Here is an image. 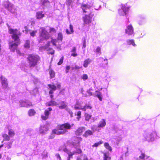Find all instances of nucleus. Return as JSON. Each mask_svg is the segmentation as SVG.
<instances>
[{
	"instance_id": "f257e3e1",
	"label": "nucleus",
	"mask_w": 160,
	"mask_h": 160,
	"mask_svg": "<svg viewBox=\"0 0 160 160\" xmlns=\"http://www.w3.org/2000/svg\"><path fill=\"white\" fill-rule=\"evenodd\" d=\"M9 32L12 34V38L15 42L11 41L9 43V48L11 51L14 52L16 49L18 45L20 44V39L19 37L21 35V33L17 29H13L9 28Z\"/></svg>"
},
{
	"instance_id": "f03ea898",
	"label": "nucleus",
	"mask_w": 160,
	"mask_h": 160,
	"mask_svg": "<svg viewBox=\"0 0 160 160\" xmlns=\"http://www.w3.org/2000/svg\"><path fill=\"white\" fill-rule=\"evenodd\" d=\"M73 125V124L70 125L68 123H66L61 125H58L57 129L52 130V132L57 135L63 134L67 132L68 130L71 129V127Z\"/></svg>"
},
{
	"instance_id": "7ed1b4c3",
	"label": "nucleus",
	"mask_w": 160,
	"mask_h": 160,
	"mask_svg": "<svg viewBox=\"0 0 160 160\" xmlns=\"http://www.w3.org/2000/svg\"><path fill=\"white\" fill-rule=\"evenodd\" d=\"M73 141L72 142V148L75 149L73 151L71 152L72 155H78L81 153L82 151L79 148L80 147V142L82 141V138L80 137H75L73 139Z\"/></svg>"
},
{
	"instance_id": "20e7f679",
	"label": "nucleus",
	"mask_w": 160,
	"mask_h": 160,
	"mask_svg": "<svg viewBox=\"0 0 160 160\" xmlns=\"http://www.w3.org/2000/svg\"><path fill=\"white\" fill-rule=\"evenodd\" d=\"M39 33V41L41 42H42L44 40L48 39L50 37L48 32L43 27H41L40 28Z\"/></svg>"
},
{
	"instance_id": "39448f33",
	"label": "nucleus",
	"mask_w": 160,
	"mask_h": 160,
	"mask_svg": "<svg viewBox=\"0 0 160 160\" xmlns=\"http://www.w3.org/2000/svg\"><path fill=\"white\" fill-rule=\"evenodd\" d=\"M28 59L30 66L34 67L37 65V62L40 59V58L37 55H30L28 58Z\"/></svg>"
},
{
	"instance_id": "423d86ee",
	"label": "nucleus",
	"mask_w": 160,
	"mask_h": 160,
	"mask_svg": "<svg viewBox=\"0 0 160 160\" xmlns=\"http://www.w3.org/2000/svg\"><path fill=\"white\" fill-rule=\"evenodd\" d=\"M156 136L157 134L155 131H150L146 132L144 137L146 140L150 142L154 141Z\"/></svg>"
},
{
	"instance_id": "0eeeda50",
	"label": "nucleus",
	"mask_w": 160,
	"mask_h": 160,
	"mask_svg": "<svg viewBox=\"0 0 160 160\" xmlns=\"http://www.w3.org/2000/svg\"><path fill=\"white\" fill-rule=\"evenodd\" d=\"M82 103H79V102H77L76 105L74 107V108L75 109H81L84 111H86L88 109H91L92 107V106L89 104H86L85 105L82 106Z\"/></svg>"
},
{
	"instance_id": "6e6552de",
	"label": "nucleus",
	"mask_w": 160,
	"mask_h": 160,
	"mask_svg": "<svg viewBox=\"0 0 160 160\" xmlns=\"http://www.w3.org/2000/svg\"><path fill=\"white\" fill-rule=\"evenodd\" d=\"M57 87L56 85L53 84H48V88L49 90V94L50 95V97L52 100H53L54 96L52 94L53 93L54 91L56 90L57 88H60L61 87V85L59 83L57 84Z\"/></svg>"
},
{
	"instance_id": "1a4fd4ad",
	"label": "nucleus",
	"mask_w": 160,
	"mask_h": 160,
	"mask_svg": "<svg viewBox=\"0 0 160 160\" xmlns=\"http://www.w3.org/2000/svg\"><path fill=\"white\" fill-rule=\"evenodd\" d=\"M3 6L7 8L8 11H10L12 13L15 14V11L14 9L15 6H13L12 3L7 1L4 2L3 3Z\"/></svg>"
},
{
	"instance_id": "9d476101",
	"label": "nucleus",
	"mask_w": 160,
	"mask_h": 160,
	"mask_svg": "<svg viewBox=\"0 0 160 160\" xmlns=\"http://www.w3.org/2000/svg\"><path fill=\"white\" fill-rule=\"evenodd\" d=\"M32 105V102L28 100H21L19 101V106L21 107H28Z\"/></svg>"
},
{
	"instance_id": "9b49d317",
	"label": "nucleus",
	"mask_w": 160,
	"mask_h": 160,
	"mask_svg": "<svg viewBox=\"0 0 160 160\" xmlns=\"http://www.w3.org/2000/svg\"><path fill=\"white\" fill-rule=\"evenodd\" d=\"M93 15L90 13L88 15H85L82 18L84 24H88L91 22V20Z\"/></svg>"
},
{
	"instance_id": "f8f14e48",
	"label": "nucleus",
	"mask_w": 160,
	"mask_h": 160,
	"mask_svg": "<svg viewBox=\"0 0 160 160\" xmlns=\"http://www.w3.org/2000/svg\"><path fill=\"white\" fill-rule=\"evenodd\" d=\"M125 32L128 35H131L134 33V28L131 25H128L126 27Z\"/></svg>"
},
{
	"instance_id": "ddd939ff",
	"label": "nucleus",
	"mask_w": 160,
	"mask_h": 160,
	"mask_svg": "<svg viewBox=\"0 0 160 160\" xmlns=\"http://www.w3.org/2000/svg\"><path fill=\"white\" fill-rule=\"evenodd\" d=\"M129 8L124 5H122V9L118 10V13L120 15L124 16L126 14Z\"/></svg>"
},
{
	"instance_id": "4468645a",
	"label": "nucleus",
	"mask_w": 160,
	"mask_h": 160,
	"mask_svg": "<svg viewBox=\"0 0 160 160\" xmlns=\"http://www.w3.org/2000/svg\"><path fill=\"white\" fill-rule=\"evenodd\" d=\"M62 34L61 33L59 32L58 34L57 39H52L51 41V43H52L53 45L56 46V43H57L58 40H59L62 42Z\"/></svg>"
},
{
	"instance_id": "2eb2a0df",
	"label": "nucleus",
	"mask_w": 160,
	"mask_h": 160,
	"mask_svg": "<svg viewBox=\"0 0 160 160\" xmlns=\"http://www.w3.org/2000/svg\"><path fill=\"white\" fill-rule=\"evenodd\" d=\"M48 110H45L44 112V115H42L41 118L42 119L45 120L48 119V116L50 114V111L52 110V108H49Z\"/></svg>"
},
{
	"instance_id": "dca6fc26",
	"label": "nucleus",
	"mask_w": 160,
	"mask_h": 160,
	"mask_svg": "<svg viewBox=\"0 0 160 160\" xmlns=\"http://www.w3.org/2000/svg\"><path fill=\"white\" fill-rule=\"evenodd\" d=\"M91 6L85 3H82L81 5V8L84 13L88 12Z\"/></svg>"
},
{
	"instance_id": "f3484780",
	"label": "nucleus",
	"mask_w": 160,
	"mask_h": 160,
	"mask_svg": "<svg viewBox=\"0 0 160 160\" xmlns=\"http://www.w3.org/2000/svg\"><path fill=\"white\" fill-rule=\"evenodd\" d=\"M48 130L47 125H41L39 128V132L40 133H45Z\"/></svg>"
},
{
	"instance_id": "a211bd4d",
	"label": "nucleus",
	"mask_w": 160,
	"mask_h": 160,
	"mask_svg": "<svg viewBox=\"0 0 160 160\" xmlns=\"http://www.w3.org/2000/svg\"><path fill=\"white\" fill-rule=\"evenodd\" d=\"M50 42L47 43V44L44 47V49L48 51V54H52L54 53V50L49 47L50 46Z\"/></svg>"
},
{
	"instance_id": "6ab92c4d",
	"label": "nucleus",
	"mask_w": 160,
	"mask_h": 160,
	"mask_svg": "<svg viewBox=\"0 0 160 160\" xmlns=\"http://www.w3.org/2000/svg\"><path fill=\"white\" fill-rule=\"evenodd\" d=\"M137 159L138 160H153L152 158L149 156H146L145 154L143 153L141 154Z\"/></svg>"
},
{
	"instance_id": "aec40b11",
	"label": "nucleus",
	"mask_w": 160,
	"mask_h": 160,
	"mask_svg": "<svg viewBox=\"0 0 160 160\" xmlns=\"http://www.w3.org/2000/svg\"><path fill=\"white\" fill-rule=\"evenodd\" d=\"M7 128L8 130V134L10 137H13L15 135V132L14 130L11 128L10 125H8Z\"/></svg>"
},
{
	"instance_id": "412c9836",
	"label": "nucleus",
	"mask_w": 160,
	"mask_h": 160,
	"mask_svg": "<svg viewBox=\"0 0 160 160\" xmlns=\"http://www.w3.org/2000/svg\"><path fill=\"white\" fill-rule=\"evenodd\" d=\"M1 78L2 81V84L3 88H6L8 85L7 79L3 76H1Z\"/></svg>"
},
{
	"instance_id": "4be33fe9",
	"label": "nucleus",
	"mask_w": 160,
	"mask_h": 160,
	"mask_svg": "<svg viewBox=\"0 0 160 160\" xmlns=\"http://www.w3.org/2000/svg\"><path fill=\"white\" fill-rule=\"evenodd\" d=\"M40 3L43 7H46L49 6L50 2L48 0H40Z\"/></svg>"
},
{
	"instance_id": "5701e85b",
	"label": "nucleus",
	"mask_w": 160,
	"mask_h": 160,
	"mask_svg": "<svg viewBox=\"0 0 160 160\" xmlns=\"http://www.w3.org/2000/svg\"><path fill=\"white\" fill-rule=\"evenodd\" d=\"M106 125V120L102 119L101 120L98 124V128H103Z\"/></svg>"
},
{
	"instance_id": "b1692460",
	"label": "nucleus",
	"mask_w": 160,
	"mask_h": 160,
	"mask_svg": "<svg viewBox=\"0 0 160 160\" xmlns=\"http://www.w3.org/2000/svg\"><path fill=\"white\" fill-rule=\"evenodd\" d=\"M85 128L84 127H80L78 128L76 132V133L78 135H80L82 134V132L85 131Z\"/></svg>"
},
{
	"instance_id": "393cba45",
	"label": "nucleus",
	"mask_w": 160,
	"mask_h": 160,
	"mask_svg": "<svg viewBox=\"0 0 160 160\" xmlns=\"http://www.w3.org/2000/svg\"><path fill=\"white\" fill-rule=\"evenodd\" d=\"M92 62V60L90 59L89 58H88L85 60L83 62V67L85 68H87L88 66V65L90 64Z\"/></svg>"
},
{
	"instance_id": "a878e982",
	"label": "nucleus",
	"mask_w": 160,
	"mask_h": 160,
	"mask_svg": "<svg viewBox=\"0 0 160 160\" xmlns=\"http://www.w3.org/2000/svg\"><path fill=\"white\" fill-rule=\"evenodd\" d=\"M46 105L48 106H54L57 105V103L53 100H51L48 102H47Z\"/></svg>"
},
{
	"instance_id": "bb28decb",
	"label": "nucleus",
	"mask_w": 160,
	"mask_h": 160,
	"mask_svg": "<svg viewBox=\"0 0 160 160\" xmlns=\"http://www.w3.org/2000/svg\"><path fill=\"white\" fill-rule=\"evenodd\" d=\"M93 132L90 130H88L85 131L83 135V136L86 138H87L89 136L93 135Z\"/></svg>"
},
{
	"instance_id": "cd10ccee",
	"label": "nucleus",
	"mask_w": 160,
	"mask_h": 160,
	"mask_svg": "<svg viewBox=\"0 0 160 160\" xmlns=\"http://www.w3.org/2000/svg\"><path fill=\"white\" fill-rule=\"evenodd\" d=\"M64 151L66 152L68 155V157L67 158V160H70V159L72 158V155L71 153V152L68 150L67 148L63 149Z\"/></svg>"
},
{
	"instance_id": "c85d7f7f",
	"label": "nucleus",
	"mask_w": 160,
	"mask_h": 160,
	"mask_svg": "<svg viewBox=\"0 0 160 160\" xmlns=\"http://www.w3.org/2000/svg\"><path fill=\"white\" fill-rule=\"evenodd\" d=\"M95 96L97 97L99 99V100L102 101V96L101 94V93L98 91H96L95 92Z\"/></svg>"
},
{
	"instance_id": "c756f323",
	"label": "nucleus",
	"mask_w": 160,
	"mask_h": 160,
	"mask_svg": "<svg viewBox=\"0 0 160 160\" xmlns=\"http://www.w3.org/2000/svg\"><path fill=\"white\" fill-rule=\"evenodd\" d=\"M36 17L37 19H41L44 17V14L42 12H38L37 13Z\"/></svg>"
},
{
	"instance_id": "7c9ffc66",
	"label": "nucleus",
	"mask_w": 160,
	"mask_h": 160,
	"mask_svg": "<svg viewBox=\"0 0 160 160\" xmlns=\"http://www.w3.org/2000/svg\"><path fill=\"white\" fill-rule=\"evenodd\" d=\"M127 42L129 45H132L134 47L136 46V44L134 43V41L133 40H128L127 41Z\"/></svg>"
},
{
	"instance_id": "2f4dec72",
	"label": "nucleus",
	"mask_w": 160,
	"mask_h": 160,
	"mask_svg": "<svg viewBox=\"0 0 160 160\" xmlns=\"http://www.w3.org/2000/svg\"><path fill=\"white\" fill-rule=\"evenodd\" d=\"M2 137L3 138V140H7L9 141L10 139V137L9 135H8L6 134H3L2 135Z\"/></svg>"
},
{
	"instance_id": "473e14b6",
	"label": "nucleus",
	"mask_w": 160,
	"mask_h": 160,
	"mask_svg": "<svg viewBox=\"0 0 160 160\" xmlns=\"http://www.w3.org/2000/svg\"><path fill=\"white\" fill-rule=\"evenodd\" d=\"M111 157L109 156L108 152L104 153V160H110Z\"/></svg>"
},
{
	"instance_id": "72a5a7b5",
	"label": "nucleus",
	"mask_w": 160,
	"mask_h": 160,
	"mask_svg": "<svg viewBox=\"0 0 160 160\" xmlns=\"http://www.w3.org/2000/svg\"><path fill=\"white\" fill-rule=\"evenodd\" d=\"M104 146L105 148L108 150L110 151L111 152L112 151V147L109 145V144L108 142H105L104 144Z\"/></svg>"
},
{
	"instance_id": "f704fd0d",
	"label": "nucleus",
	"mask_w": 160,
	"mask_h": 160,
	"mask_svg": "<svg viewBox=\"0 0 160 160\" xmlns=\"http://www.w3.org/2000/svg\"><path fill=\"white\" fill-rule=\"evenodd\" d=\"M35 113V111L33 109H30L28 111V114L30 116L34 115Z\"/></svg>"
},
{
	"instance_id": "c9c22d12",
	"label": "nucleus",
	"mask_w": 160,
	"mask_h": 160,
	"mask_svg": "<svg viewBox=\"0 0 160 160\" xmlns=\"http://www.w3.org/2000/svg\"><path fill=\"white\" fill-rule=\"evenodd\" d=\"M114 138L116 140V143H118L122 140V138L120 136H117L115 137Z\"/></svg>"
},
{
	"instance_id": "e433bc0d",
	"label": "nucleus",
	"mask_w": 160,
	"mask_h": 160,
	"mask_svg": "<svg viewBox=\"0 0 160 160\" xmlns=\"http://www.w3.org/2000/svg\"><path fill=\"white\" fill-rule=\"evenodd\" d=\"M91 116L92 115H89L88 113H85V120L86 121H88L91 118Z\"/></svg>"
},
{
	"instance_id": "4c0bfd02",
	"label": "nucleus",
	"mask_w": 160,
	"mask_h": 160,
	"mask_svg": "<svg viewBox=\"0 0 160 160\" xmlns=\"http://www.w3.org/2000/svg\"><path fill=\"white\" fill-rule=\"evenodd\" d=\"M76 48L75 47H73L72 50V52H73L71 54V55L73 57H76L77 56V54L76 53Z\"/></svg>"
},
{
	"instance_id": "58836bf2",
	"label": "nucleus",
	"mask_w": 160,
	"mask_h": 160,
	"mask_svg": "<svg viewBox=\"0 0 160 160\" xmlns=\"http://www.w3.org/2000/svg\"><path fill=\"white\" fill-rule=\"evenodd\" d=\"M24 46L26 48H29L30 47V41L29 40L26 41Z\"/></svg>"
},
{
	"instance_id": "ea45409f",
	"label": "nucleus",
	"mask_w": 160,
	"mask_h": 160,
	"mask_svg": "<svg viewBox=\"0 0 160 160\" xmlns=\"http://www.w3.org/2000/svg\"><path fill=\"white\" fill-rule=\"evenodd\" d=\"M91 129L92 130V131L93 132V133L95 132V131H98V132H99V130L101 129L100 128H96V126L95 125H93L91 127Z\"/></svg>"
},
{
	"instance_id": "a19ab883",
	"label": "nucleus",
	"mask_w": 160,
	"mask_h": 160,
	"mask_svg": "<svg viewBox=\"0 0 160 160\" xmlns=\"http://www.w3.org/2000/svg\"><path fill=\"white\" fill-rule=\"evenodd\" d=\"M49 74L51 78H53L55 76V73L52 70H50L49 71Z\"/></svg>"
},
{
	"instance_id": "79ce46f5",
	"label": "nucleus",
	"mask_w": 160,
	"mask_h": 160,
	"mask_svg": "<svg viewBox=\"0 0 160 160\" xmlns=\"http://www.w3.org/2000/svg\"><path fill=\"white\" fill-rule=\"evenodd\" d=\"M87 94L86 95H84L83 94V95L85 97H88L92 95V94L90 91V89H89L88 90H87Z\"/></svg>"
},
{
	"instance_id": "37998d69",
	"label": "nucleus",
	"mask_w": 160,
	"mask_h": 160,
	"mask_svg": "<svg viewBox=\"0 0 160 160\" xmlns=\"http://www.w3.org/2000/svg\"><path fill=\"white\" fill-rule=\"evenodd\" d=\"M102 143L103 142L102 141H101L95 143L92 146V147H97Z\"/></svg>"
},
{
	"instance_id": "c03bdc74",
	"label": "nucleus",
	"mask_w": 160,
	"mask_h": 160,
	"mask_svg": "<svg viewBox=\"0 0 160 160\" xmlns=\"http://www.w3.org/2000/svg\"><path fill=\"white\" fill-rule=\"evenodd\" d=\"M37 32V30L35 31H30V33L31 36L32 37H34L35 36V34Z\"/></svg>"
},
{
	"instance_id": "a18cd8bd",
	"label": "nucleus",
	"mask_w": 160,
	"mask_h": 160,
	"mask_svg": "<svg viewBox=\"0 0 160 160\" xmlns=\"http://www.w3.org/2000/svg\"><path fill=\"white\" fill-rule=\"evenodd\" d=\"M81 78L83 80H85L88 79V76L86 74H83L81 77Z\"/></svg>"
},
{
	"instance_id": "49530a36",
	"label": "nucleus",
	"mask_w": 160,
	"mask_h": 160,
	"mask_svg": "<svg viewBox=\"0 0 160 160\" xmlns=\"http://www.w3.org/2000/svg\"><path fill=\"white\" fill-rule=\"evenodd\" d=\"M67 106V105L66 103H64L62 104L61 105L59 106V108L60 109H64Z\"/></svg>"
},
{
	"instance_id": "de8ad7c7",
	"label": "nucleus",
	"mask_w": 160,
	"mask_h": 160,
	"mask_svg": "<svg viewBox=\"0 0 160 160\" xmlns=\"http://www.w3.org/2000/svg\"><path fill=\"white\" fill-rule=\"evenodd\" d=\"M95 52H96L98 53L99 54V55H100L101 54V48L98 47L96 49Z\"/></svg>"
},
{
	"instance_id": "09e8293b",
	"label": "nucleus",
	"mask_w": 160,
	"mask_h": 160,
	"mask_svg": "<svg viewBox=\"0 0 160 160\" xmlns=\"http://www.w3.org/2000/svg\"><path fill=\"white\" fill-rule=\"evenodd\" d=\"M49 32L51 33H56V31L53 28H50V29Z\"/></svg>"
},
{
	"instance_id": "8fccbe9b",
	"label": "nucleus",
	"mask_w": 160,
	"mask_h": 160,
	"mask_svg": "<svg viewBox=\"0 0 160 160\" xmlns=\"http://www.w3.org/2000/svg\"><path fill=\"white\" fill-rule=\"evenodd\" d=\"M63 57H62L60 59L59 62H58V65H61L63 62Z\"/></svg>"
},
{
	"instance_id": "3c124183",
	"label": "nucleus",
	"mask_w": 160,
	"mask_h": 160,
	"mask_svg": "<svg viewBox=\"0 0 160 160\" xmlns=\"http://www.w3.org/2000/svg\"><path fill=\"white\" fill-rule=\"evenodd\" d=\"M56 157L57 159L58 160H62L61 157L60 156V155L58 154H56Z\"/></svg>"
},
{
	"instance_id": "603ef678",
	"label": "nucleus",
	"mask_w": 160,
	"mask_h": 160,
	"mask_svg": "<svg viewBox=\"0 0 160 160\" xmlns=\"http://www.w3.org/2000/svg\"><path fill=\"white\" fill-rule=\"evenodd\" d=\"M69 28L70 29L71 32L72 33L74 32L72 25L71 24L70 25Z\"/></svg>"
},
{
	"instance_id": "864d4df0",
	"label": "nucleus",
	"mask_w": 160,
	"mask_h": 160,
	"mask_svg": "<svg viewBox=\"0 0 160 160\" xmlns=\"http://www.w3.org/2000/svg\"><path fill=\"white\" fill-rule=\"evenodd\" d=\"M55 136V134L54 133H53L52 132V134H51V135L50 136L49 138V139H52Z\"/></svg>"
},
{
	"instance_id": "5fc2aeb1",
	"label": "nucleus",
	"mask_w": 160,
	"mask_h": 160,
	"mask_svg": "<svg viewBox=\"0 0 160 160\" xmlns=\"http://www.w3.org/2000/svg\"><path fill=\"white\" fill-rule=\"evenodd\" d=\"M70 66H67L66 67V73H68L69 72V70L70 69Z\"/></svg>"
},
{
	"instance_id": "6e6d98bb",
	"label": "nucleus",
	"mask_w": 160,
	"mask_h": 160,
	"mask_svg": "<svg viewBox=\"0 0 160 160\" xmlns=\"http://www.w3.org/2000/svg\"><path fill=\"white\" fill-rule=\"evenodd\" d=\"M81 115V112L80 111H78L77 113V115L78 117L77 118L78 120H79V118H80V116Z\"/></svg>"
},
{
	"instance_id": "4d7b16f0",
	"label": "nucleus",
	"mask_w": 160,
	"mask_h": 160,
	"mask_svg": "<svg viewBox=\"0 0 160 160\" xmlns=\"http://www.w3.org/2000/svg\"><path fill=\"white\" fill-rule=\"evenodd\" d=\"M103 61H104V62L102 64H104V67H105V65H107L108 64V60H107V59H104L103 60Z\"/></svg>"
},
{
	"instance_id": "13d9d810",
	"label": "nucleus",
	"mask_w": 160,
	"mask_h": 160,
	"mask_svg": "<svg viewBox=\"0 0 160 160\" xmlns=\"http://www.w3.org/2000/svg\"><path fill=\"white\" fill-rule=\"evenodd\" d=\"M65 103L63 101H60L58 103H57V105H60L62 104L63 103Z\"/></svg>"
},
{
	"instance_id": "bf43d9fd",
	"label": "nucleus",
	"mask_w": 160,
	"mask_h": 160,
	"mask_svg": "<svg viewBox=\"0 0 160 160\" xmlns=\"http://www.w3.org/2000/svg\"><path fill=\"white\" fill-rule=\"evenodd\" d=\"M9 143V144L8 145L6 146V147L8 149H9V148H10L11 147V143Z\"/></svg>"
},
{
	"instance_id": "052dcab7",
	"label": "nucleus",
	"mask_w": 160,
	"mask_h": 160,
	"mask_svg": "<svg viewBox=\"0 0 160 160\" xmlns=\"http://www.w3.org/2000/svg\"><path fill=\"white\" fill-rule=\"evenodd\" d=\"M66 33L68 34H72L70 31H69L68 29H66Z\"/></svg>"
},
{
	"instance_id": "680f3d73",
	"label": "nucleus",
	"mask_w": 160,
	"mask_h": 160,
	"mask_svg": "<svg viewBox=\"0 0 160 160\" xmlns=\"http://www.w3.org/2000/svg\"><path fill=\"white\" fill-rule=\"evenodd\" d=\"M72 0H66V1L67 2V3L68 5H70V3L72 2Z\"/></svg>"
},
{
	"instance_id": "e2e57ef3",
	"label": "nucleus",
	"mask_w": 160,
	"mask_h": 160,
	"mask_svg": "<svg viewBox=\"0 0 160 160\" xmlns=\"http://www.w3.org/2000/svg\"><path fill=\"white\" fill-rule=\"evenodd\" d=\"M2 92L0 90V101H1L2 100L4 99L3 98H2Z\"/></svg>"
},
{
	"instance_id": "0e129e2a",
	"label": "nucleus",
	"mask_w": 160,
	"mask_h": 160,
	"mask_svg": "<svg viewBox=\"0 0 160 160\" xmlns=\"http://www.w3.org/2000/svg\"><path fill=\"white\" fill-rule=\"evenodd\" d=\"M83 160H88L87 157L86 155H84L83 156Z\"/></svg>"
},
{
	"instance_id": "69168bd1",
	"label": "nucleus",
	"mask_w": 160,
	"mask_h": 160,
	"mask_svg": "<svg viewBox=\"0 0 160 160\" xmlns=\"http://www.w3.org/2000/svg\"><path fill=\"white\" fill-rule=\"evenodd\" d=\"M86 47V42L85 41L83 43V45L82 46V48H85Z\"/></svg>"
},
{
	"instance_id": "338daca9",
	"label": "nucleus",
	"mask_w": 160,
	"mask_h": 160,
	"mask_svg": "<svg viewBox=\"0 0 160 160\" xmlns=\"http://www.w3.org/2000/svg\"><path fill=\"white\" fill-rule=\"evenodd\" d=\"M75 69H79L80 68V67L78 65H76L75 66Z\"/></svg>"
},
{
	"instance_id": "774afa93",
	"label": "nucleus",
	"mask_w": 160,
	"mask_h": 160,
	"mask_svg": "<svg viewBox=\"0 0 160 160\" xmlns=\"http://www.w3.org/2000/svg\"><path fill=\"white\" fill-rule=\"evenodd\" d=\"M2 22V20L1 18H0V24H1Z\"/></svg>"
}]
</instances>
